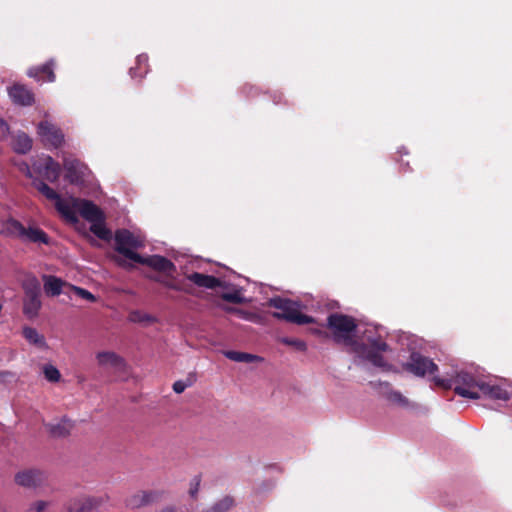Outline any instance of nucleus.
Listing matches in <instances>:
<instances>
[{
    "mask_svg": "<svg viewBox=\"0 0 512 512\" xmlns=\"http://www.w3.org/2000/svg\"><path fill=\"white\" fill-rule=\"evenodd\" d=\"M327 326L332 331L333 340L348 346V352L359 361L368 362L385 371L392 370V365L383 356V353L387 352L390 347L379 332L377 336H373L370 328H367L365 331V333H369L365 336L367 343H359L354 340L357 330L355 319L338 313L328 316Z\"/></svg>",
    "mask_w": 512,
    "mask_h": 512,
    "instance_id": "1",
    "label": "nucleus"
},
{
    "mask_svg": "<svg viewBox=\"0 0 512 512\" xmlns=\"http://www.w3.org/2000/svg\"><path fill=\"white\" fill-rule=\"evenodd\" d=\"M448 376L447 378L434 377L435 384L444 388L454 387L455 393L463 398L480 399L484 378L477 371L472 373L460 370Z\"/></svg>",
    "mask_w": 512,
    "mask_h": 512,
    "instance_id": "2",
    "label": "nucleus"
},
{
    "mask_svg": "<svg viewBox=\"0 0 512 512\" xmlns=\"http://www.w3.org/2000/svg\"><path fill=\"white\" fill-rule=\"evenodd\" d=\"M268 305L278 310L272 313V316L276 319L285 320L298 325L314 322L312 317L302 313V305L299 302L277 296L270 298Z\"/></svg>",
    "mask_w": 512,
    "mask_h": 512,
    "instance_id": "3",
    "label": "nucleus"
},
{
    "mask_svg": "<svg viewBox=\"0 0 512 512\" xmlns=\"http://www.w3.org/2000/svg\"><path fill=\"white\" fill-rule=\"evenodd\" d=\"M115 249L127 259L137 262L141 255L136 251L145 246V237L128 229H118L114 234Z\"/></svg>",
    "mask_w": 512,
    "mask_h": 512,
    "instance_id": "4",
    "label": "nucleus"
},
{
    "mask_svg": "<svg viewBox=\"0 0 512 512\" xmlns=\"http://www.w3.org/2000/svg\"><path fill=\"white\" fill-rule=\"evenodd\" d=\"M23 314L30 320L38 317L42 307L41 286L36 277H30L23 283Z\"/></svg>",
    "mask_w": 512,
    "mask_h": 512,
    "instance_id": "5",
    "label": "nucleus"
},
{
    "mask_svg": "<svg viewBox=\"0 0 512 512\" xmlns=\"http://www.w3.org/2000/svg\"><path fill=\"white\" fill-rule=\"evenodd\" d=\"M33 185L47 199L54 202L56 209L66 219H68L72 222L77 221V216H76L74 209L71 207V205L66 200L62 199L61 196L56 191H54L45 182H43L42 180H40L38 178L33 179Z\"/></svg>",
    "mask_w": 512,
    "mask_h": 512,
    "instance_id": "6",
    "label": "nucleus"
},
{
    "mask_svg": "<svg viewBox=\"0 0 512 512\" xmlns=\"http://www.w3.org/2000/svg\"><path fill=\"white\" fill-rule=\"evenodd\" d=\"M405 368L418 377L427 376L430 377L433 381L434 377H439L436 374L438 367L433 362V360L417 352H413L410 355V360L405 364Z\"/></svg>",
    "mask_w": 512,
    "mask_h": 512,
    "instance_id": "7",
    "label": "nucleus"
},
{
    "mask_svg": "<svg viewBox=\"0 0 512 512\" xmlns=\"http://www.w3.org/2000/svg\"><path fill=\"white\" fill-rule=\"evenodd\" d=\"M33 170L47 181L53 183L60 176L61 166L51 156H43L39 162L33 163Z\"/></svg>",
    "mask_w": 512,
    "mask_h": 512,
    "instance_id": "8",
    "label": "nucleus"
},
{
    "mask_svg": "<svg viewBox=\"0 0 512 512\" xmlns=\"http://www.w3.org/2000/svg\"><path fill=\"white\" fill-rule=\"evenodd\" d=\"M38 135L42 142L55 148L61 146L64 142V135L61 130L48 121H42L39 123Z\"/></svg>",
    "mask_w": 512,
    "mask_h": 512,
    "instance_id": "9",
    "label": "nucleus"
},
{
    "mask_svg": "<svg viewBox=\"0 0 512 512\" xmlns=\"http://www.w3.org/2000/svg\"><path fill=\"white\" fill-rule=\"evenodd\" d=\"M10 226H11L13 232L16 233L19 237H21L24 240H28L31 242H39V243H44V244H47L49 241L47 234L39 228L29 227L27 229L20 222H18L16 220L11 221Z\"/></svg>",
    "mask_w": 512,
    "mask_h": 512,
    "instance_id": "10",
    "label": "nucleus"
},
{
    "mask_svg": "<svg viewBox=\"0 0 512 512\" xmlns=\"http://www.w3.org/2000/svg\"><path fill=\"white\" fill-rule=\"evenodd\" d=\"M136 263L147 265L156 271L163 272L168 275H171L176 271L175 264L168 258L161 255H151L148 257L141 256V259L137 260Z\"/></svg>",
    "mask_w": 512,
    "mask_h": 512,
    "instance_id": "11",
    "label": "nucleus"
},
{
    "mask_svg": "<svg viewBox=\"0 0 512 512\" xmlns=\"http://www.w3.org/2000/svg\"><path fill=\"white\" fill-rule=\"evenodd\" d=\"M511 393L500 384L485 381L482 384L480 399H489L494 401H508Z\"/></svg>",
    "mask_w": 512,
    "mask_h": 512,
    "instance_id": "12",
    "label": "nucleus"
},
{
    "mask_svg": "<svg viewBox=\"0 0 512 512\" xmlns=\"http://www.w3.org/2000/svg\"><path fill=\"white\" fill-rule=\"evenodd\" d=\"M27 75L30 78L35 79L37 82H54L56 78L54 73V60L50 59L43 65L31 67L28 69Z\"/></svg>",
    "mask_w": 512,
    "mask_h": 512,
    "instance_id": "13",
    "label": "nucleus"
},
{
    "mask_svg": "<svg viewBox=\"0 0 512 512\" xmlns=\"http://www.w3.org/2000/svg\"><path fill=\"white\" fill-rule=\"evenodd\" d=\"M44 480V474L39 470H24L15 475V482L25 488H36Z\"/></svg>",
    "mask_w": 512,
    "mask_h": 512,
    "instance_id": "14",
    "label": "nucleus"
},
{
    "mask_svg": "<svg viewBox=\"0 0 512 512\" xmlns=\"http://www.w3.org/2000/svg\"><path fill=\"white\" fill-rule=\"evenodd\" d=\"M12 101L21 106H29L34 102V95L30 89L21 84H15L8 89Z\"/></svg>",
    "mask_w": 512,
    "mask_h": 512,
    "instance_id": "15",
    "label": "nucleus"
},
{
    "mask_svg": "<svg viewBox=\"0 0 512 512\" xmlns=\"http://www.w3.org/2000/svg\"><path fill=\"white\" fill-rule=\"evenodd\" d=\"M96 359L98 364L105 369H114L116 371H121L124 369L125 366L124 359L117 355L115 352H99L96 355Z\"/></svg>",
    "mask_w": 512,
    "mask_h": 512,
    "instance_id": "16",
    "label": "nucleus"
},
{
    "mask_svg": "<svg viewBox=\"0 0 512 512\" xmlns=\"http://www.w3.org/2000/svg\"><path fill=\"white\" fill-rule=\"evenodd\" d=\"M186 278L198 287H204L207 289H213L216 287L227 288V285L225 283L211 275H205L202 273L194 272L188 274Z\"/></svg>",
    "mask_w": 512,
    "mask_h": 512,
    "instance_id": "17",
    "label": "nucleus"
},
{
    "mask_svg": "<svg viewBox=\"0 0 512 512\" xmlns=\"http://www.w3.org/2000/svg\"><path fill=\"white\" fill-rule=\"evenodd\" d=\"M66 178L72 184H79L83 181L85 167L76 159L64 161Z\"/></svg>",
    "mask_w": 512,
    "mask_h": 512,
    "instance_id": "18",
    "label": "nucleus"
},
{
    "mask_svg": "<svg viewBox=\"0 0 512 512\" xmlns=\"http://www.w3.org/2000/svg\"><path fill=\"white\" fill-rule=\"evenodd\" d=\"M43 282L45 293L51 297L59 296L62 293L63 287L68 285L61 278L52 275H44Z\"/></svg>",
    "mask_w": 512,
    "mask_h": 512,
    "instance_id": "19",
    "label": "nucleus"
},
{
    "mask_svg": "<svg viewBox=\"0 0 512 512\" xmlns=\"http://www.w3.org/2000/svg\"><path fill=\"white\" fill-rule=\"evenodd\" d=\"M161 493L157 491H140L133 495L129 500V505L133 508L145 506L157 501Z\"/></svg>",
    "mask_w": 512,
    "mask_h": 512,
    "instance_id": "20",
    "label": "nucleus"
},
{
    "mask_svg": "<svg viewBox=\"0 0 512 512\" xmlns=\"http://www.w3.org/2000/svg\"><path fill=\"white\" fill-rule=\"evenodd\" d=\"M81 216L88 222H92L104 216V213L92 201L83 200L79 204Z\"/></svg>",
    "mask_w": 512,
    "mask_h": 512,
    "instance_id": "21",
    "label": "nucleus"
},
{
    "mask_svg": "<svg viewBox=\"0 0 512 512\" xmlns=\"http://www.w3.org/2000/svg\"><path fill=\"white\" fill-rule=\"evenodd\" d=\"M12 148L18 154H26L32 148V139L24 132H18L12 139Z\"/></svg>",
    "mask_w": 512,
    "mask_h": 512,
    "instance_id": "22",
    "label": "nucleus"
},
{
    "mask_svg": "<svg viewBox=\"0 0 512 512\" xmlns=\"http://www.w3.org/2000/svg\"><path fill=\"white\" fill-rule=\"evenodd\" d=\"M90 230L99 239L109 241L112 238V232L105 224V216L90 222Z\"/></svg>",
    "mask_w": 512,
    "mask_h": 512,
    "instance_id": "23",
    "label": "nucleus"
},
{
    "mask_svg": "<svg viewBox=\"0 0 512 512\" xmlns=\"http://www.w3.org/2000/svg\"><path fill=\"white\" fill-rule=\"evenodd\" d=\"M23 336L29 343L35 346L40 348H45L47 346L44 336L41 335L35 328L25 327L23 329Z\"/></svg>",
    "mask_w": 512,
    "mask_h": 512,
    "instance_id": "24",
    "label": "nucleus"
},
{
    "mask_svg": "<svg viewBox=\"0 0 512 512\" xmlns=\"http://www.w3.org/2000/svg\"><path fill=\"white\" fill-rule=\"evenodd\" d=\"M223 354L226 358H228L232 361H235V362H239V363H242V362L251 363V362H254L257 360H261V358L258 357L257 355H253V354L245 353V352L225 351Z\"/></svg>",
    "mask_w": 512,
    "mask_h": 512,
    "instance_id": "25",
    "label": "nucleus"
},
{
    "mask_svg": "<svg viewBox=\"0 0 512 512\" xmlns=\"http://www.w3.org/2000/svg\"><path fill=\"white\" fill-rule=\"evenodd\" d=\"M226 311L235 313L240 319H243L245 321L253 322L256 324L263 323V317L255 312H250L237 308H227Z\"/></svg>",
    "mask_w": 512,
    "mask_h": 512,
    "instance_id": "26",
    "label": "nucleus"
},
{
    "mask_svg": "<svg viewBox=\"0 0 512 512\" xmlns=\"http://www.w3.org/2000/svg\"><path fill=\"white\" fill-rule=\"evenodd\" d=\"M136 62H137V67L130 68V70H129V74L132 78H135L138 76L142 77L144 74H146L148 72L147 68H144L143 70H141L142 65H144L146 67L148 64V56L146 54L138 55Z\"/></svg>",
    "mask_w": 512,
    "mask_h": 512,
    "instance_id": "27",
    "label": "nucleus"
},
{
    "mask_svg": "<svg viewBox=\"0 0 512 512\" xmlns=\"http://www.w3.org/2000/svg\"><path fill=\"white\" fill-rule=\"evenodd\" d=\"M221 297L223 300L235 304H240L246 301V299L242 296L241 288H233L232 290L224 291Z\"/></svg>",
    "mask_w": 512,
    "mask_h": 512,
    "instance_id": "28",
    "label": "nucleus"
},
{
    "mask_svg": "<svg viewBox=\"0 0 512 512\" xmlns=\"http://www.w3.org/2000/svg\"><path fill=\"white\" fill-rule=\"evenodd\" d=\"M233 505V500L231 497L226 496L216 502L211 508L205 510L204 512H226Z\"/></svg>",
    "mask_w": 512,
    "mask_h": 512,
    "instance_id": "29",
    "label": "nucleus"
},
{
    "mask_svg": "<svg viewBox=\"0 0 512 512\" xmlns=\"http://www.w3.org/2000/svg\"><path fill=\"white\" fill-rule=\"evenodd\" d=\"M67 288L72 290L78 297H80L86 301H89V302L96 301V296L84 288H81V287L73 285V284L67 285Z\"/></svg>",
    "mask_w": 512,
    "mask_h": 512,
    "instance_id": "30",
    "label": "nucleus"
},
{
    "mask_svg": "<svg viewBox=\"0 0 512 512\" xmlns=\"http://www.w3.org/2000/svg\"><path fill=\"white\" fill-rule=\"evenodd\" d=\"M129 319L132 322L144 323V322H154L156 319L150 314L141 312V311H133L129 315Z\"/></svg>",
    "mask_w": 512,
    "mask_h": 512,
    "instance_id": "31",
    "label": "nucleus"
},
{
    "mask_svg": "<svg viewBox=\"0 0 512 512\" xmlns=\"http://www.w3.org/2000/svg\"><path fill=\"white\" fill-rule=\"evenodd\" d=\"M43 372L45 378L50 382H58L60 380V372L54 365H45L43 368Z\"/></svg>",
    "mask_w": 512,
    "mask_h": 512,
    "instance_id": "32",
    "label": "nucleus"
},
{
    "mask_svg": "<svg viewBox=\"0 0 512 512\" xmlns=\"http://www.w3.org/2000/svg\"><path fill=\"white\" fill-rule=\"evenodd\" d=\"M68 426H69V423L67 420H64L62 423H58L56 425H51L50 433L56 437L65 436L69 432Z\"/></svg>",
    "mask_w": 512,
    "mask_h": 512,
    "instance_id": "33",
    "label": "nucleus"
},
{
    "mask_svg": "<svg viewBox=\"0 0 512 512\" xmlns=\"http://www.w3.org/2000/svg\"><path fill=\"white\" fill-rule=\"evenodd\" d=\"M387 399L399 406H407L408 400L399 391L391 390L387 393Z\"/></svg>",
    "mask_w": 512,
    "mask_h": 512,
    "instance_id": "34",
    "label": "nucleus"
},
{
    "mask_svg": "<svg viewBox=\"0 0 512 512\" xmlns=\"http://www.w3.org/2000/svg\"><path fill=\"white\" fill-rule=\"evenodd\" d=\"M281 341L287 345L294 346L296 349L300 351H305L307 348L306 343L299 339L282 338Z\"/></svg>",
    "mask_w": 512,
    "mask_h": 512,
    "instance_id": "35",
    "label": "nucleus"
},
{
    "mask_svg": "<svg viewBox=\"0 0 512 512\" xmlns=\"http://www.w3.org/2000/svg\"><path fill=\"white\" fill-rule=\"evenodd\" d=\"M48 507V502L39 500L32 503L26 510V512H42Z\"/></svg>",
    "mask_w": 512,
    "mask_h": 512,
    "instance_id": "36",
    "label": "nucleus"
},
{
    "mask_svg": "<svg viewBox=\"0 0 512 512\" xmlns=\"http://www.w3.org/2000/svg\"><path fill=\"white\" fill-rule=\"evenodd\" d=\"M9 133H10V128H9L8 123L4 119L0 118V140L7 139L9 136Z\"/></svg>",
    "mask_w": 512,
    "mask_h": 512,
    "instance_id": "37",
    "label": "nucleus"
},
{
    "mask_svg": "<svg viewBox=\"0 0 512 512\" xmlns=\"http://www.w3.org/2000/svg\"><path fill=\"white\" fill-rule=\"evenodd\" d=\"M190 386V383H187L183 380H178L173 384V390L175 393L180 394L184 392V390Z\"/></svg>",
    "mask_w": 512,
    "mask_h": 512,
    "instance_id": "38",
    "label": "nucleus"
},
{
    "mask_svg": "<svg viewBox=\"0 0 512 512\" xmlns=\"http://www.w3.org/2000/svg\"><path fill=\"white\" fill-rule=\"evenodd\" d=\"M19 167H20V170L22 172H24L27 177L31 178L32 180L35 179L33 177V172H34L33 167L31 168L26 162H22L19 165Z\"/></svg>",
    "mask_w": 512,
    "mask_h": 512,
    "instance_id": "39",
    "label": "nucleus"
},
{
    "mask_svg": "<svg viewBox=\"0 0 512 512\" xmlns=\"http://www.w3.org/2000/svg\"><path fill=\"white\" fill-rule=\"evenodd\" d=\"M200 481L196 479L195 485L190 489V494L192 497H195L199 490Z\"/></svg>",
    "mask_w": 512,
    "mask_h": 512,
    "instance_id": "40",
    "label": "nucleus"
},
{
    "mask_svg": "<svg viewBox=\"0 0 512 512\" xmlns=\"http://www.w3.org/2000/svg\"><path fill=\"white\" fill-rule=\"evenodd\" d=\"M12 376L13 374L9 371H0V382H4L7 378Z\"/></svg>",
    "mask_w": 512,
    "mask_h": 512,
    "instance_id": "41",
    "label": "nucleus"
},
{
    "mask_svg": "<svg viewBox=\"0 0 512 512\" xmlns=\"http://www.w3.org/2000/svg\"><path fill=\"white\" fill-rule=\"evenodd\" d=\"M164 285L169 288V289H173V290H176V291H179L180 290V287L172 282H163Z\"/></svg>",
    "mask_w": 512,
    "mask_h": 512,
    "instance_id": "42",
    "label": "nucleus"
},
{
    "mask_svg": "<svg viewBox=\"0 0 512 512\" xmlns=\"http://www.w3.org/2000/svg\"><path fill=\"white\" fill-rule=\"evenodd\" d=\"M399 153L407 155V154H408V151H407L404 147H402V148L399 150Z\"/></svg>",
    "mask_w": 512,
    "mask_h": 512,
    "instance_id": "43",
    "label": "nucleus"
}]
</instances>
